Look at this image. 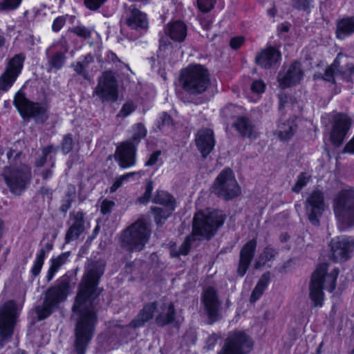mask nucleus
<instances>
[{
  "label": "nucleus",
  "mask_w": 354,
  "mask_h": 354,
  "mask_svg": "<svg viewBox=\"0 0 354 354\" xmlns=\"http://www.w3.org/2000/svg\"><path fill=\"white\" fill-rule=\"evenodd\" d=\"M103 272L102 265L88 270L84 276L75 299L73 315L77 317L75 350L78 354L85 353L97 322L93 301L99 295L97 286Z\"/></svg>",
  "instance_id": "1"
},
{
  "label": "nucleus",
  "mask_w": 354,
  "mask_h": 354,
  "mask_svg": "<svg viewBox=\"0 0 354 354\" xmlns=\"http://www.w3.org/2000/svg\"><path fill=\"white\" fill-rule=\"evenodd\" d=\"M337 275L338 270L336 268H331L329 272L327 264L317 267L312 275L309 287V296L315 306H322L324 301L323 288L329 292L333 291L335 288Z\"/></svg>",
  "instance_id": "2"
},
{
  "label": "nucleus",
  "mask_w": 354,
  "mask_h": 354,
  "mask_svg": "<svg viewBox=\"0 0 354 354\" xmlns=\"http://www.w3.org/2000/svg\"><path fill=\"white\" fill-rule=\"evenodd\" d=\"M183 88L192 93H201L209 85V74L201 65H190L181 73Z\"/></svg>",
  "instance_id": "3"
},
{
  "label": "nucleus",
  "mask_w": 354,
  "mask_h": 354,
  "mask_svg": "<svg viewBox=\"0 0 354 354\" xmlns=\"http://www.w3.org/2000/svg\"><path fill=\"white\" fill-rule=\"evenodd\" d=\"M223 222V215L218 211L198 212L194 218L193 236L198 235L208 239L216 232Z\"/></svg>",
  "instance_id": "4"
},
{
  "label": "nucleus",
  "mask_w": 354,
  "mask_h": 354,
  "mask_svg": "<svg viewBox=\"0 0 354 354\" xmlns=\"http://www.w3.org/2000/svg\"><path fill=\"white\" fill-rule=\"evenodd\" d=\"M333 211L339 223L344 226L354 225V189H343L336 195Z\"/></svg>",
  "instance_id": "5"
},
{
  "label": "nucleus",
  "mask_w": 354,
  "mask_h": 354,
  "mask_svg": "<svg viewBox=\"0 0 354 354\" xmlns=\"http://www.w3.org/2000/svg\"><path fill=\"white\" fill-rule=\"evenodd\" d=\"M157 313L156 323L163 326L170 323L174 319V306L169 304L157 306L155 304L145 306L140 312L136 318L132 321L131 325L133 327H140L146 322H148Z\"/></svg>",
  "instance_id": "6"
},
{
  "label": "nucleus",
  "mask_w": 354,
  "mask_h": 354,
  "mask_svg": "<svg viewBox=\"0 0 354 354\" xmlns=\"http://www.w3.org/2000/svg\"><path fill=\"white\" fill-rule=\"evenodd\" d=\"M150 236V229L143 220H138L129 227L122 235V242L131 250H141Z\"/></svg>",
  "instance_id": "7"
},
{
  "label": "nucleus",
  "mask_w": 354,
  "mask_h": 354,
  "mask_svg": "<svg viewBox=\"0 0 354 354\" xmlns=\"http://www.w3.org/2000/svg\"><path fill=\"white\" fill-rule=\"evenodd\" d=\"M213 192L218 196L227 200L241 194V187L231 169H225L219 174L215 180Z\"/></svg>",
  "instance_id": "8"
},
{
  "label": "nucleus",
  "mask_w": 354,
  "mask_h": 354,
  "mask_svg": "<svg viewBox=\"0 0 354 354\" xmlns=\"http://www.w3.org/2000/svg\"><path fill=\"white\" fill-rule=\"evenodd\" d=\"M14 104L24 118L32 117L37 122H43L46 118V106L29 101L21 90L16 93Z\"/></svg>",
  "instance_id": "9"
},
{
  "label": "nucleus",
  "mask_w": 354,
  "mask_h": 354,
  "mask_svg": "<svg viewBox=\"0 0 354 354\" xmlns=\"http://www.w3.org/2000/svg\"><path fill=\"white\" fill-rule=\"evenodd\" d=\"M21 308L12 300L8 301L0 308V335L2 339L11 337Z\"/></svg>",
  "instance_id": "10"
},
{
  "label": "nucleus",
  "mask_w": 354,
  "mask_h": 354,
  "mask_svg": "<svg viewBox=\"0 0 354 354\" xmlns=\"http://www.w3.org/2000/svg\"><path fill=\"white\" fill-rule=\"evenodd\" d=\"M67 294L68 289L65 285L50 288L46 294L44 304L36 309L39 319L41 320L48 317L51 313L52 308L57 304L64 300Z\"/></svg>",
  "instance_id": "11"
},
{
  "label": "nucleus",
  "mask_w": 354,
  "mask_h": 354,
  "mask_svg": "<svg viewBox=\"0 0 354 354\" xmlns=\"http://www.w3.org/2000/svg\"><path fill=\"white\" fill-rule=\"evenodd\" d=\"M252 348L250 338L243 332H236L228 337L218 354H246Z\"/></svg>",
  "instance_id": "12"
},
{
  "label": "nucleus",
  "mask_w": 354,
  "mask_h": 354,
  "mask_svg": "<svg viewBox=\"0 0 354 354\" xmlns=\"http://www.w3.org/2000/svg\"><path fill=\"white\" fill-rule=\"evenodd\" d=\"M25 57L22 54L16 55L8 63L5 72L0 77V89L8 91L21 73Z\"/></svg>",
  "instance_id": "13"
},
{
  "label": "nucleus",
  "mask_w": 354,
  "mask_h": 354,
  "mask_svg": "<svg viewBox=\"0 0 354 354\" xmlns=\"http://www.w3.org/2000/svg\"><path fill=\"white\" fill-rule=\"evenodd\" d=\"M156 203L161 205V207H156L152 211L157 223L165 221L175 209L176 201L167 192L159 191L154 199Z\"/></svg>",
  "instance_id": "14"
},
{
  "label": "nucleus",
  "mask_w": 354,
  "mask_h": 354,
  "mask_svg": "<svg viewBox=\"0 0 354 354\" xmlns=\"http://www.w3.org/2000/svg\"><path fill=\"white\" fill-rule=\"evenodd\" d=\"M306 209L310 222L313 225H318L325 209L323 192L319 190L312 192L306 199Z\"/></svg>",
  "instance_id": "15"
},
{
  "label": "nucleus",
  "mask_w": 354,
  "mask_h": 354,
  "mask_svg": "<svg viewBox=\"0 0 354 354\" xmlns=\"http://www.w3.org/2000/svg\"><path fill=\"white\" fill-rule=\"evenodd\" d=\"M332 257L336 261L348 259L354 249V238L338 236L330 241Z\"/></svg>",
  "instance_id": "16"
},
{
  "label": "nucleus",
  "mask_w": 354,
  "mask_h": 354,
  "mask_svg": "<svg viewBox=\"0 0 354 354\" xmlns=\"http://www.w3.org/2000/svg\"><path fill=\"white\" fill-rule=\"evenodd\" d=\"M95 93L103 100H116L118 88L115 78L111 72H105L100 77Z\"/></svg>",
  "instance_id": "17"
},
{
  "label": "nucleus",
  "mask_w": 354,
  "mask_h": 354,
  "mask_svg": "<svg viewBox=\"0 0 354 354\" xmlns=\"http://www.w3.org/2000/svg\"><path fill=\"white\" fill-rule=\"evenodd\" d=\"M351 127V120L347 115L336 113L333 118V129L330 133L332 142L335 145H340Z\"/></svg>",
  "instance_id": "18"
},
{
  "label": "nucleus",
  "mask_w": 354,
  "mask_h": 354,
  "mask_svg": "<svg viewBox=\"0 0 354 354\" xmlns=\"http://www.w3.org/2000/svg\"><path fill=\"white\" fill-rule=\"evenodd\" d=\"M115 160L119 165L124 169L129 168L136 165V148L131 141L122 143L116 149Z\"/></svg>",
  "instance_id": "19"
},
{
  "label": "nucleus",
  "mask_w": 354,
  "mask_h": 354,
  "mask_svg": "<svg viewBox=\"0 0 354 354\" xmlns=\"http://www.w3.org/2000/svg\"><path fill=\"white\" fill-rule=\"evenodd\" d=\"M303 77L300 64H292L288 68L280 72L278 75L279 86L281 88L290 87L299 83Z\"/></svg>",
  "instance_id": "20"
},
{
  "label": "nucleus",
  "mask_w": 354,
  "mask_h": 354,
  "mask_svg": "<svg viewBox=\"0 0 354 354\" xmlns=\"http://www.w3.org/2000/svg\"><path fill=\"white\" fill-rule=\"evenodd\" d=\"M29 178V172L26 169V171L19 172L14 171L9 175L5 174V180L9 187L10 191L15 194H20L24 190L26 181Z\"/></svg>",
  "instance_id": "21"
},
{
  "label": "nucleus",
  "mask_w": 354,
  "mask_h": 354,
  "mask_svg": "<svg viewBox=\"0 0 354 354\" xmlns=\"http://www.w3.org/2000/svg\"><path fill=\"white\" fill-rule=\"evenodd\" d=\"M195 142L202 155L206 156L214 146L213 131L209 129L199 130L196 135Z\"/></svg>",
  "instance_id": "22"
},
{
  "label": "nucleus",
  "mask_w": 354,
  "mask_h": 354,
  "mask_svg": "<svg viewBox=\"0 0 354 354\" xmlns=\"http://www.w3.org/2000/svg\"><path fill=\"white\" fill-rule=\"evenodd\" d=\"M257 243L254 240L248 241L242 248L240 253V260L238 267V274L243 277L247 272L253 258Z\"/></svg>",
  "instance_id": "23"
},
{
  "label": "nucleus",
  "mask_w": 354,
  "mask_h": 354,
  "mask_svg": "<svg viewBox=\"0 0 354 354\" xmlns=\"http://www.w3.org/2000/svg\"><path fill=\"white\" fill-rule=\"evenodd\" d=\"M281 58V53L277 48L268 47L261 52L256 57L257 64L263 68H269L277 64Z\"/></svg>",
  "instance_id": "24"
},
{
  "label": "nucleus",
  "mask_w": 354,
  "mask_h": 354,
  "mask_svg": "<svg viewBox=\"0 0 354 354\" xmlns=\"http://www.w3.org/2000/svg\"><path fill=\"white\" fill-rule=\"evenodd\" d=\"M203 304L210 319H214L217 316L218 303L215 290L207 288L203 295Z\"/></svg>",
  "instance_id": "25"
},
{
  "label": "nucleus",
  "mask_w": 354,
  "mask_h": 354,
  "mask_svg": "<svg viewBox=\"0 0 354 354\" xmlns=\"http://www.w3.org/2000/svg\"><path fill=\"white\" fill-rule=\"evenodd\" d=\"M73 223L66 234L68 241L77 239L84 230V214L82 212L73 214Z\"/></svg>",
  "instance_id": "26"
},
{
  "label": "nucleus",
  "mask_w": 354,
  "mask_h": 354,
  "mask_svg": "<svg viewBox=\"0 0 354 354\" xmlns=\"http://www.w3.org/2000/svg\"><path fill=\"white\" fill-rule=\"evenodd\" d=\"M165 30L166 35L174 41H182L187 35L185 24H167Z\"/></svg>",
  "instance_id": "27"
},
{
  "label": "nucleus",
  "mask_w": 354,
  "mask_h": 354,
  "mask_svg": "<svg viewBox=\"0 0 354 354\" xmlns=\"http://www.w3.org/2000/svg\"><path fill=\"white\" fill-rule=\"evenodd\" d=\"M234 127L243 136L249 138H254L257 137V131L254 127L245 118H239L234 123Z\"/></svg>",
  "instance_id": "28"
},
{
  "label": "nucleus",
  "mask_w": 354,
  "mask_h": 354,
  "mask_svg": "<svg viewBox=\"0 0 354 354\" xmlns=\"http://www.w3.org/2000/svg\"><path fill=\"white\" fill-rule=\"evenodd\" d=\"M126 22H147V13L136 7V5H131L126 9Z\"/></svg>",
  "instance_id": "29"
},
{
  "label": "nucleus",
  "mask_w": 354,
  "mask_h": 354,
  "mask_svg": "<svg viewBox=\"0 0 354 354\" xmlns=\"http://www.w3.org/2000/svg\"><path fill=\"white\" fill-rule=\"evenodd\" d=\"M144 174V171H139L135 172H129L124 175H121L114 180L112 186L110 188L111 192H115L124 183L129 180H135L139 179Z\"/></svg>",
  "instance_id": "30"
},
{
  "label": "nucleus",
  "mask_w": 354,
  "mask_h": 354,
  "mask_svg": "<svg viewBox=\"0 0 354 354\" xmlns=\"http://www.w3.org/2000/svg\"><path fill=\"white\" fill-rule=\"evenodd\" d=\"M296 130V124L294 121L287 123H279L276 130V134L281 140L290 139Z\"/></svg>",
  "instance_id": "31"
},
{
  "label": "nucleus",
  "mask_w": 354,
  "mask_h": 354,
  "mask_svg": "<svg viewBox=\"0 0 354 354\" xmlns=\"http://www.w3.org/2000/svg\"><path fill=\"white\" fill-rule=\"evenodd\" d=\"M25 19L28 22L30 21H50L51 19H49L48 17V14L45 11V9H37L33 8L30 10H26L24 13Z\"/></svg>",
  "instance_id": "32"
},
{
  "label": "nucleus",
  "mask_w": 354,
  "mask_h": 354,
  "mask_svg": "<svg viewBox=\"0 0 354 354\" xmlns=\"http://www.w3.org/2000/svg\"><path fill=\"white\" fill-rule=\"evenodd\" d=\"M68 256V253H62L57 257L51 259V265L47 273L48 281L51 280L59 268L66 263Z\"/></svg>",
  "instance_id": "33"
},
{
  "label": "nucleus",
  "mask_w": 354,
  "mask_h": 354,
  "mask_svg": "<svg viewBox=\"0 0 354 354\" xmlns=\"http://www.w3.org/2000/svg\"><path fill=\"white\" fill-rule=\"evenodd\" d=\"M269 278H270V275L268 273H265L262 275V277L259 279L256 287L254 288V289L253 290V291L252 292V295L250 297L251 302L256 301L262 295L263 292H264V290L267 286Z\"/></svg>",
  "instance_id": "34"
},
{
  "label": "nucleus",
  "mask_w": 354,
  "mask_h": 354,
  "mask_svg": "<svg viewBox=\"0 0 354 354\" xmlns=\"http://www.w3.org/2000/svg\"><path fill=\"white\" fill-rule=\"evenodd\" d=\"M343 57L342 55L339 54L334 62L326 70L324 75L323 77L324 80L326 81H333L335 76L338 75L337 68L340 64V59Z\"/></svg>",
  "instance_id": "35"
},
{
  "label": "nucleus",
  "mask_w": 354,
  "mask_h": 354,
  "mask_svg": "<svg viewBox=\"0 0 354 354\" xmlns=\"http://www.w3.org/2000/svg\"><path fill=\"white\" fill-rule=\"evenodd\" d=\"M274 251L270 248H266L264 251L258 257L255 268H259L263 266H266L268 262L274 257Z\"/></svg>",
  "instance_id": "36"
},
{
  "label": "nucleus",
  "mask_w": 354,
  "mask_h": 354,
  "mask_svg": "<svg viewBox=\"0 0 354 354\" xmlns=\"http://www.w3.org/2000/svg\"><path fill=\"white\" fill-rule=\"evenodd\" d=\"M354 32V24H338L336 34L337 37L343 39Z\"/></svg>",
  "instance_id": "37"
},
{
  "label": "nucleus",
  "mask_w": 354,
  "mask_h": 354,
  "mask_svg": "<svg viewBox=\"0 0 354 354\" xmlns=\"http://www.w3.org/2000/svg\"><path fill=\"white\" fill-rule=\"evenodd\" d=\"M192 237H187L184 243L180 245V248L176 250L174 245L171 247V256L173 257H179L180 255H186L189 250Z\"/></svg>",
  "instance_id": "38"
},
{
  "label": "nucleus",
  "mask_w": 354,
  "mask_h": 354,
  "mask_svg": "<svg viewBox=\"0 0 354 354\" xmlns=\"http://www.w3.org/2000/svg\"><path fill=\"white\" fill-rule=\"evenodd\" d=\"M45 259V252L44 250H41L38 254H37L35 259L34 261L32 272L34 275L39 274L41 268L43 266Z\"/></svg>",
  "instance_id": "39"
},
{
  "label": "nucleus",
  "mask_w": 354,
  "mask_h": 354,
  "mask_svg": "<svg viewBox=\"0 0 354 354\" xmlns=\"http://www.w3.org/2000/svg\"><path fill=\"white\" fill-rule=\"evenodd\" d=\"M147 131L145 127L141 124H138L132 128L131 138L133 142H138L140 140L145 138Z\"/></svg>",
  "instance_id": "40"
},
{
  "label": "nucleus",
  "mask_w": 354,
  "mask_h": 354,
  "mask_svg": "<svg viewBox=\"0 0 354 354\" xmlns=\"http://www.w3.org/2000/svg\"><path fill=\"white\" fill-rule=\"evenodd\" d=\"M21 0H3L0 2V12H8L17 9Z\"/></svg>",
  "instance_id": "41"
},
{
  "label": "nucleus",
  "mask_w": 354,
  "mask_h": 354,
  "mask_svg": "<svg viewBox=\"0 0 354 354\" xmlns=\"http://www.w3.org/2000/svg\"><path fill=\"white\" fill-rule=\"evenodd\" d=\"M310 176L307 174H301L298 176L296 184L292 187V191L299 192L309 182Z\"/></svg>",
  "instance_id": "42"
},
{
  "label": "nucleus",
  "mask_w": 354,
  "mask_h": 354,
  "mask_svg": "<svg viewBox=\"0 0 354 354\" xmlns=\"http://www.w3.org/2000/svg\"><path fill=\"white\" fill-rule=\"evenodd\" d=\"M314 0H292V6L304 11L309 10L313 6Z\"/></svg>",
  "instance_id": "43"
},
{
  "label": "nucleus",
  "mask_w": 354,
  "mask_h": 354,
  "mask_svg": "<svg viewBox=\"0 0 354 354\" xmlns=\"http://www.w3.org/2000/svg\"><path fill=\"white\" fill-rule=\"evenodd\" d=\"M216 0H197L198 9L203 12H209L214 6Z\"/></svg>",
  "instance_id": "44"
},
{
  "label": "nucleus",
  "mask_w": 354,
  "mask_h": 354,
  "mask_svg": "<svg viewBox=\"0 0 354 354\" xmlns=\"http://www.w3.org/2000/svg\"><path fill=\"white\" fill-rule=\"evenodd\" d=\"M73 145V141L71 135L68 134L64 137L62 143V151L63 153L66 154L69 153Z\"/></svg>",
  "instance_id": "45"
},
{
  "label": "nucleus",
  "mask_w": 354,
  "mask_h": 354,
  "mask_svg": "<svg viewBox=\"0 0 354 354\" xmlns=\"http://www.w3.org/2000/svg\"><path fill=\"white\" fill-rule=\"evenodd\" d=\"M107 0H84V5L87 8L96 10L100 8Z\"/></svg>",
  "instance_id": "46"
},
{
  "label": "nucleus",
  "mask_w": 354,
  "mask_h": 354,
  "mask_svg": "<svg viewBox=\"0 0 354 354\" xmlns=\"http://www.w3.org/2000/svg\"><path fill=\"white\" fill-rule=\"evenodd\" d=\"M266 88V84L261 80H255L251 85V90L255 94L263 93Z\"/></svg>",
  "instance_id": "47"
},
{
  "label": "nucleus",
  "mask_w": 354,
  "mask_h": 354,
  "mask_svg": "<svg viewBox=\"0 0 354 354\" xmlns=\"http://www.w3.org/2000/svg\"><path fill=\"white\" fill-rule=\"evenodd\" d=\"M135 109L133 104L131 102L125 103L122 107L119 115L122 117H127L131 114Z\"/></svg>",
  "instance_id": "48"
},
{
  "label": "nucleus",
  "mask_w": 354,
  "mask_h": 354,
  "mask_svg": "<svg viewBox=\"0 0 354 354\" xmlns=\"http://www.w3.org/2000/svg\"><path fill=\"white\" fill-rule=\"evenodd\" d=\"M86 66H87V62H77L74 66V70L75 71V72L77 73L78 74L82 75L85 79L88 78V75L85 72V68H86Z\"/></svg>",
  "instance_id": "49"
},
{
  "label": "nucleus",
  "mask_w": 354,
  "mask_h": 354,
  "mask_svg": "<svg viewBox=\"0 0 354 354\" xmlns=\"http://www.w3.org/2000/svg\"><path fill=\"white\" fill-rule=\"evenodd\" d=\"M57 149V148L53 145H50L44 148L42 151V154L44 157L42 158L40 162H37V166H42L46 160L47 155L50 153L55 152Z\"/></svg>",
  "instance_id": "50"
},
{
  "label": "nucleus",
  "mask_w": 354,
  "mask_h": 354,
  "mask_svg": "<svg viewBox=\"0 0 354 354\" xmlns=\"http://www.w3.org/2000/svg\"><path fill=\"white\" fill-rule=\"evenodd\" d=\"M64 57L62 54H57L51 60V66L55 68H59L64 64Z\"/></svg>",
  "instance_id": "51"
},
{
  "label": "nucleus",
  "mask_w": 354,
  "mask_h": 354,
  "mask_svg": "<svg viewBox=\"0 0 354 354\" xmlns=\"http://www.w3.org/2000/svg\"><path fill=\"white\" fill-rule=\"evenodd\" d=\"M114 205V202L106 199L104 200L101 204V212L104 214L109 213Z\"/></svg>",
  "instance_id": "52"
},
{
  "label": "nucleus",
  "mask_w": 354,
  "mask_h": 354,
  "mask_svg": "<svg viewBox=\"0 0 354 354\" xmlns=\"http://www.w3.org/2000/svg\"><path fill=\"white\" fill-rule=\"evenodd\" d=\"M131 30H135L138 34H142L143 31L147 28V24H127Z\"/></svg>",
  "instance_id": "53"
},
{
  "label": "nucleus",
  "mask_w": 354,
  "mask_h": 354,
  "mask_svg": "<svg viewBox=\"0 0 354 354\" xmlns=\"http://www.w3.org/2000/svg\"><path fill=\"white\" fill-rule=\"evenodd\" d=\"M341 75L342 78L346 81H349L351 80L352 77L354 75V66L353 64H348L346 66V70L344 71Z\"/></svg>",
  "instance_id": "54"
},
{
  "label": "nucleus",
  "mask_w": 354,
  "mask_h": 354,
  "mask_svg": "<svg viewBox=\"0 0 354 354\" xmlns=\"http://www.w3.org/2000/svg\"><path fill=\"white\" fill-rule=\"evenodd\" d=\"M160 156V151H157L153 153L149 158L148 160L146 162L145 165L147 166H153L155 165L159 159Z\"/></svg>",
  "instance_id": "55"
},
{
  "label": "nucleus",
  "mask_w": 354,
  "mask_h": 354,
  "mask_svg": "<svg viewBox=\"0 0 354 354\" xmlns=\"http://www.w3.org/2000/svg\"><path fill=\"white\" fill-rule=\"evenodd\" d=\"M243 38L242 37H235L232 38L230 41V46L233 49H236L239 48L242 44L243 43Z\"/></svg>",
  "instance_id": "56"
},
{
  "label": "nucleus",
  "mask_w": 354,
  "mask_h": 354,
  "mask_svg": "<svg viewBox=\"0 0 354 354\" xmlns=\"http://www.w3.org/2000/svg\"><path fill=\"white\" fill-rule=\"evenodd\" d=\"M75 16L66 15L55 18L53 22H73L75 21Z\"/></svg>",
  "instance_id": "57"
},
{
  "label": "nucleus",
  "mask_w": 354,
  "mask_h": 354,
  "mask_svg": "<svg viewBox=\"0 0 354 354\" xmlns=\"http://www.w3.org/2000/svg\"><path fill=\"white\" fill-rule=\"evenodd\" d=\"M75 32L83 37H88L90 35V30L83 26H77L75 29Z\"/></svg>",
  "instance_id": "58"
},
{
  "label": "nucleus",
  "mask_w": 354,
  "mask_h": 354,
  "mask_svg": "<svg viewBox=\"0 0 354 354\" xmlns=\"http://www.w3.org/2000/svg\"><path fill=\"white\" fill-rule=\"evenodd\" d=\"M160 119L161 120V126L162 127L165 126H170L171 124V120L170 116L166 113L161 114Z\"/></svg>",
  "instance_id": "59"
},
{
  "label": "nucleus",
  "mask_w": 354,
  "mask_h": 354,
  "mask_svg": "<svg viewBox=\"0 0 354 354\" xmlns=\"http://www.w3.org/2000/svg\"><path fill=\"white\" fill-rule=\"evenodd\" d=\"M152 190H153L152 185L151 183H149L147 186L146 191H145L143 198L140 199L141 203H145L149 201Z\"/></svg>",
  "instance_id": "60"
},
{
  "label": "nucleus",
  "mask_w": 354,
  "mask_h": 354,
  "mask_svg": "<svg viewBox=\"0 0 354 354\" xmlns=\"http://www.w3.org/2000/svg\"><path fill=\"white\" fill-rule=\"evenodd\" d=\"M285 100L282 96H279V109H290L292 107V103L286 100L287 97H284Z\"/></svg>",
  "instance_id": "61"
},
{
  "label": "nucleus",
  "mask_w": 354,
  "mask_h": 354,
  "mask_svg": "<svg viewBox=\"0 0 354 354\" xmlns=\"http://www.w3.org/2000/svg\"><path fill=\"white\" fill-rule=\"evenodd\" d=\"M344 151L351 153H354V136L346 145Z\"/></svg>",
  "instance_id": "62"
},
{
  "label": "nucleus",
  "mask_w": 354,
  "mask_h": 354,
  "mask_svg": "<svg viewBox=\"0 0 354 354\" xmlns=\"http://www.w3.org/2000/svg\"><path fill=\"white\" fill-rule=\"evenodd\" d=\"M167 48V45L165 44L163 38H161L160 40V51L165 50Z\"/></svg>",
  "instance_id": "63"
},
{
  "label": "nucleus",
  "mask_w": 354,
  "mask_h": 354,
  "mask_svg": "<svg viewBox=\"0 0 354 354\" xmlns=\"http://www.w3.org/2000/svg\"><path fill=\"white\" fill-rule=\"evenodd\" d=\"M62 28V24H53L52 29L53 31L57 32Z\"/></svg>",
  "instance_id": "64"
}]
</instances>
